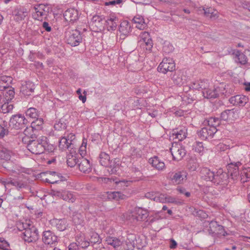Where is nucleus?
I'll return each instance as SVG.
<instances>
[{
	"instance_id": "4d7b16f0",
	"label": "nucleus",
	"mask_w": 250,
	"mask_h": 250,
	"mask_svg": "<svg viewBox=\"0 0 250 250\" xmlns=\"http://www.w3.org/2000/svg\"><path fill=\"white\" fill-rule=\"evenodd\" d=\"M219 234L224 236L228 235V233L225 230L224 227L221 225H219L217 228L216 232H214L213 235Z\"/></svg>"
},
{
	"instance_id": "6e6552de",
	"label": "nucleus",
	"mask_w": 250,
	"mask_h": 250,
	"mask_svg": "<svg viewBox=\"0 0 250 250\" xmlns=\"http://www.w3.org/2000/svg\"><path fill=\"white\" fill-rule=\"evenodd\" d=\"M148 216V212L146 210L142 208H135L131 215L129 216V220L134 223L138 221H145Z\"/></svg>"
},
{
	"instance_id": "4be33fe9",
	"label": "nucleus",
	"mask_w": 250,
	"mask_h": 250,
	"mask_svg": "<svg viewBox=\"0 0 250 250\" xmlns=\"http://www.w3.org/2000/svg\"><path fill=\"white\" fill-rule=\"evenodd\" d=\"M59 147L62 150H69L70 151L73 149L74 145L73 143H69L65 136L62 137L59 140Z\"/></svg>"
},
{
	"instance_id": "e433bc0d",
	"label": "nucleus",
	"mask_w": 250,
	"mask_h": 250,
	"mask_svg": "<svg viewBox=\"0 0 250 250\" xmlns=\"http://www.w3.org/2000/svg\"><path fill=\"white\" fill-rule=\"evenodd\" d=\"M72 152H71V154L68 155L67 159V164L70 167H74L77 164H78L80 162V159H78L75 155L72 154Z\"/></svg>"
},
{
	"instance_id": "dca6fc26",
	"label": "nucleus",
	"mask_w": 250,
	"mask_h": 250,
	"mask_svg": "<svg viewBox=\"0 0 250 250\" xmlns=\"http://www.w3.org/2000/svg\"><path fill=\"white\" fill-rule=\"evenodd\" d=\"M229 102L234 105L244 106L248 102V98L244 95H235L229 99Z\"/></svg>"
},
{
	"instance_id": "2f4dec72",
	"label": "nucleus",
	"mask_w": 250,
	"mask_h": 250,
	"mask_svg": "<svg viewBox=\"0 0 250 250\" xmlns=\"http://www.w3.org/2000/svg\"><path fill=\"white\" fill-rule=\"evenodd\" d=\"M99 162L100 164L105 167L109 166L110 162V157L107 153L102 152L99 156Z\"/></svg>"
},
{
	"instance_id": "f03ea898",
	"label": "nucleus",
	"mask_w": 250,
	"mask_h": 250,
	"mask_svg": "<svg viewBox=\"0 0 250 250\" xmlns=\"http://www.w3.org/2000/svg\"><path fill=\"white\" fill-rule=\"evenodd\" d=\"M17 228L20 231H24L23 232V238L25 242L31 243L38 239V230L34 225L30 223V220L20 222L18 224Z\"/></svg>"
},
{
	"instance_id": "13d9d810",
	"label": "nucleus",
	"mask_w": 250,
	"mask_h": 250,
	"mask_svg": "<svg viewBox=\"0 0 250 250\" xmlns=\"http://www.w3.org/2000/svg\"><path fill=\"white\" fill-rule=\"evenodd\" d=\"M54 127L56 130L65 129L66 128V125L64 123H62L61 121H59L55 124Z\"/></svg>"
},
{
	"instance_id": "aec40b11",
	"label": "nucleus",
	"mask_w": 250,
	"mask_h": 250,
	"mask_svg": "<svg viewBox=\"0 0 250 250\" xmlns=\"http://www.w3.org/2000/svg\"><path fill=\"white\" fill-rule=\"evenodd\" d=\"M78 163L80 170L83 173H88L91 172L92 168L89 161L87 159L81 158Z\"/></svg>"
},
{
	"instance_id": "58836bf2",
	"label": "nucleus",
	"mask_w": 250,
	"mask_h": 250,
	"mask_svg": "<svg viewBox=\"0 0 250 250\" xmlns=\"http://www.w3.org/2000/svg\"><path fill=\"white\" fill-rule=\"evenodd\" d=\"M56 227L60 231H63L66 228V221L64 219H56L55 221Z\"/></svg>"
},
{
	"instance_id": "a211bd4d",
	"label": "nucleus",
	"mask_w": 250,
	"mask_h": 250,
	"mask_svg": "<svg viewBox=\"0 0 250 250\" xmlns=\"http://www.w3.org/2000/svg\"><path fill=\"white\" fill-rule=\"evenodd\" d=\"M238 114L234 109H227L222 112L221 114V119L227 121H234L237 117Z\"/></svg>"
},
{
	"instance_id": "bb28decb",
	"label": "nucleus",
	"mask_w": 250,
	"mask_h": 250,
	"mask_svg": "<svg viewBox=\"0 0 250 250\" xmlns=\"http://www.w3.org/2000/svg\"><path fill=\"white\" fill-rule=\"evenodd\" d=\"M35 85L32 83L28 82L21 88V91L25 96H29L34 91Z\"/></svg>"
},
{
	"instance_id": "37998d69",
	"label": "nucleus",
	"mask_w": 250,
	"mask_h": 250,
	"mask_svg": "<svg viewBox=\"0 0 250 250\" xmlns=\"http://www.w3.org/2000/svg\"><path fill=\"white\" fill-rule=\"evenodd\" d=\"M193 149L196 152L202 155L204 151V147L203 143L196 142L193 146Z\"/></svg>"
},
{
	"instance_id": "b1692460",
	"label": "nucleus",
	"mask_w": 250,
	"mask_h": 250,
	"mask_svg": "<svg viewBox=\"0 0 250 250\" xmlns=\"http://www.w3.org/2000/svg\"><path fill=\"white\" fill-rule=\"evenodd\" d=\"M105 242L107 245L112 246L116 250L120 248L122 244V242L119 238L110 236L106 237Z\"/></svg>"
},
{
	"instance_id": "20e7f679",
	"label": "nucleus",
	"mask_w": 250,
	"mask_h": 250,
	"mask_svg": "<svg viewBox=\"0 0 250 250\" xmlns=\"http://www.w3.org/2000/svg\"><path fill=\"white\" fill-rule=\"evenodd\" d=\"M43 136H41L37 140H29L27 147L28 149L33 154H40L44 152L43 147Z\"/></svg>"
},
{
	"instance_id": "7ed1b4c3",
	"label": "nucleus",
	"mask_w": 250,
	"mask_h": 250,
	"mask_svg": "<svg viewBox=\"0 0 250 250\" xmlns=\"http://www.w3.org/2000/svg\"><path fill=\"white\" fill-rule=\"evenodd\" d=\"M48 13L49 8L42 4L35 6L31 10L32 18L39 21L46 19Z\"/></svg>"
},
{
	"instance_id": "5701e85b",
	"label": "nucleus",
	"mask_w": 250,
	"mask_h": 250,
	"mask_svg": "<svg viewBox=\"0 0 250 250\" xmlns=\"http://www.w3.org/2000/svg\"><path fill=\"white\" fill-rule=\"evenodd\" d=\"M149 163L152 167L158 170H163L165 168V163L161 161L157 156H154L149 159Z\"/></svg>"
},
{
	"instance_id": "1a4fd4ad",
	"label": "nucleus",
	"mask_w": 250,
	"mask_h": 250,
	"mask_svg": "<svg viewBox=\"0 0 250 250\" xmlns=\"http://www.w3.org/2000/svg\"><path fill=\"white\" fill-rule=\"evenodd\" d=\"M175 69V64L172 58H164L159 65L157 69L160 72L166 74L168 71L171 72Z\"/></svg>"
},
{
	"instance_id": "423d86ee",
	"label": "nucleus",
	"mask_w": 250,
	"mask_h": 250,
	"mask_svg": "<svg viewBox=\"0 0 250 250\" xmlns=\"http://www.w3.org/2000/svg\"><path fill=\"white\" fill-rule=\"evenodd\" d=\"M65 37L67 43L72 46H78L82 41V34L77 29L67 31Z\"/></svg>"
},
{
	"instance_id": "393cba45",
	"label": "nucleus",
	"mask_w": 250,
	"mask_h": 250,
	"mask_svg": "<svg viewBox=\"0 0 250 250\" xmlns=\"http://www.w3.org/2000/svg\"><path fill=\"white\" fill-rule=\"evenodd\" d=\"M36 119L33 121L31 124V126L28 128L26 127L24 131V133L25 135L28 133V130L31 128L32 130H41L42 128V125L43 124V121L42 118H36Z\"/></svg>"
},
{
	"instance_id": "0e129e2a",
	"label": "nucleus",
	"mask_w": 250,
	"mask_h": 250,
	"mask_svg": "<svg viewBox=\"0 0 250 250\" xmlns=\"http://www.w3.org/2000/svg\"><path fill=\"white\" fill-rule=\"evenodd\" d=\"M8 130L0 125V138H3L4 136L8 135Z\"/></svg>"
},
{
	"instance_id": "4c0bfd02",
	"label": "nucleus",
	"mask_w": 250,
	"mask_h": 250,
	"mask_svg": "<svg viewBox=\"0 0 250 250\" xmlns=\"http://www.w3.org/2000/svg\"><path fill=\"white\" fill-rule=\"evenodd\" d=\"M26 115L31 118L35 119L39 116V111L34 107L28 108L25 112Z\"/></svg>"
},
{
	"instance_id": "f704fd0d",
	"label": "nucleus",
	"mask_w": 250,
	"mask_h": 250,
	"mask_svg": "<svg viewBox=\"0 0 250 250\" xmlns=\"http://www.w3.org/2000/svg\"><path fill=\"white\" fill-rule=\"evenodd\" d=\"M220 121L218 118H209L208 119H206L204 122L205 125H207L210 127L216 128V126L220 125Z\"/></svg>"
},
{
	"instance_id": "49530a36",
	"label": "nucleus",
	"mask_w": 250,
	"mask_h": 250,
	"mask_svg": "<svg viewBox=\"0 0 250 250\" xmlns=\"http://www.w3.org/2000/svg\"><path fill=\"white\" fill-rule=\"evenodd\" d=\"M209 225V229H208L209 233L213 235L214 232H216L217 228L219 225L216 221L212 220L210 222Z\"/></svg>"
},
{
	"instance_id": "680f3d73",
	"label": "nucleus",
	"mask_w": 250,
	"mask_h": 250,
	"mask_svg": "<svg viewBox=\"0 0 250 250\" xmlns=\"http://www.w3.org/2000/svg\"><path fill=\"white\" fill-rule=\"evenodd\" d=\"M123 2V0H112L109 1L105 2L104 4L106 6L108 5H115L116 4H119Z\"/></svg>"
},
{
	"instance_id": "7c9ffc66",
	"label": "nucleus",
	"mask_w": 250,
	"mask_h": 250,
	"mask_svg": "<svg viewBox=\"0 0 250 250\" xmlns=\"http://www.w3.org/2000/svg\"><path fill=\"white\" fill-rule=\"evenodd\" d=\"M233 54L235 56L236 62L243 65L247 63V57L244 53L239 50H237L233 53Z\"/></svg>"
},
{
	"instance_id": "39448f33",
	"label": "nucleus",
	"mask_w": 250,
	"mask_h": 250,
	"mask_svg": "<svg viewBox=\"0 0 250 250\" xmlns=\"http://www.w3.org/2000/svg\"><path fill=\"white\" fill-rule=\"evenodd\" d=\"M27 123V120L24 115L18 114L13 115L11 117L9 123V126L11 129H21L26 126Z\"/></svg>"
},
{
	"instance_id": "8fccbe9b",
	"label": "nucleus",
	"mask_w": 250,
	"mask_h": 250,
	"mask_svg": "<svg viewBox=\"0 0 250 250\" xmlns=\"http://www.w3.org/2000/svg\"><path fill=\"white\" fill-rule=\"evenodd\" d=\"M174 50L173 45L169 42H165L163 47V51L166 53H169Z\"/></svg>"
},
{
	"instance_id": "de8ad7c7",
	"label": "nucleus",
	"mask_w": 250,
	"mask_h": 250,
	"mask_svg": "<svg viewBox=\"0 0 250 250\" xmlns=\"http://www.w3.org/2000/svg\"><path fill=\"white\" fill-rule=\"evenodd\" d=\"M86 145L87 141L86 139H83V140L82 144L79 149V152L81 156L82 157V158H83V156H85L86 153Z\"/></svg>"
},
{
	"instance_id": "864d4df0",
	"label": "nucleus",
	"mask_w": 250,
	"mask_h": 250,
	"mask_svg": "<svg viewBox=\"0 0 250 250\" xmlns=\"http://www.w3.org/2000/svg\"><path fill=\"white\" fill-rule=\"evenodd\" d=\"M140 40L139 42H145L151 40L148 32L143 31L139 35Z\"/></svg>"
},
{
	"instance_id": "473e14b6",
	"label": "nucleus",
	"mask_w": 250,
	"mask_h": 250,
	"mask_svg": "<svg viewBox=\"0 0 250 250\" xmlns=\"http://www.w3.org/2000/svg\"><path fill=\"white\" fill-rule=\"evenodd\" d=\"M119 162V160L117 159L110 161L109 166L107 167H109V168L108 169L109 173L110 174H115L116 173L119 168V164L118 163Z\"/></svg>"
},
{
	"instance_id": "9d476101",
	"label": "nucleus",
	"mask_w": 250,
	"mask_h": 250,
	"mask_svg": "<svg viewBox=\"0 0 250 250\" xmlns=\"http://www.w3.org/2000/svg\"><path fill=\"white\" fill-rule=\"evenodd\" d=\"M170 152L173 160L178 161L182 160L187 153L185 147L177 144L172 145L170 148Z\"/></svg>"
},
{
	"instance_id": "c9c22d12",
	"label": "nucleus",
	"mask_w": 250,
	"mask_h": 250,
	"mask_svg": "<svg viewBox=\"0 0 250 250\" xmlns=\"http://www.w3.org/2000/svg\"><path fill=\"white\" fill-rule=\"evenodd\" d=\"M105 21V17L103 15H94L93 16L91 21L93 23L95 24V25L97 27H103V21Z\"/></svg>"
},
{
	"instance_id": "69168bd1",
	"label": "nucleus",
	"mask_w": 250,
	"mask_h": 250,
	"mask_svg": "<svg viewBox=\"0 0 250 250\" xmlns=\"http://www.w3.org/2000/svg\"><path fill=\"white\" fill-rule=\"evenodd\" d=\"M80 214H76L73 215V220L74 223L76 224H81L83 222V220L82 219L80 218Z\"/></svg>"
},
{
	"instance_id": "5fc2aeb1",
	"label": "nucleus",
	"mask_w": 250,
	"mask_h": 250,
	"mask_svg": "<svg viewBox=\"0 0 250 250\" xmlns=\"http://www.w3.org/2000/svg\"><path fill=\"white\" fill-rule=\"evenodd\" d=\"M133 20L135 23H139L140 24V26H139L138 28L140 29L144 28L146 25L144 19L142 17L140 16H136L133 18Z\"/></svg>"
},
{
	"instance_id": "79ce46f5",
	"label": "nucleus",
	"mask_w": 250,
	"mask_h": 250,
	"mask_svg": "<svg viewBox=\"0 0 250 250\" xmlns=\"http://www.w3.org/2000/svg\"><path fill=\"white\" fill-rule=\"evenodd\" d=\"M5 91L6 92L4 94L5 98L7 101H10L14 97V89L11 86V87H9V88L7 89Z\"/></svg>"
},
{
	"instance_id": "052dcab7",
	"label": "nucleus",
	"mask_w": 250,
	"mask_h": 250,
	"mask_svg": "<svg viewBox=\"0 0 250 250\" xmlns=\"http://www.w3.org/2000/svg\"><path fill=\"white\" fill-rule=\"evenodd\" d=\"M12 81V78L10 76H2L0 78V82L11 84Z\"/></svg>"
},
{
	"instance_id": "09e8293b",
	"label": "nucleus",
	"mask_w": 250,
	"mask_h": 250,
	"mask_svg": "<svg viewBox=\"0 0 250 250\" xmlns=\"http://www.w3.org/2000/svg\"><path fill=\"white\" fill-rule=\"evenodd\" d=\"M43 141L45 142V143H43V147L44 148V151H46L48 152H52L54 149V146L52 145L49 144L48 143L47 138L46 137H43Z\"/></svg>"
},
{
	"instance_id": "412c9836",
	"label": "nucleus",
	"mask_w": 250,
	"mask_h": 250,
	"mask_svg": "<svg viewBox=\"0 0 250 250\" xmlns=\"http://www.w3.org/2000/svg\"><path fill=\"white\" fill-rule=\"evenodd\" d=\"M131 26L129 22L125 21L120 23L119 30L121 33L120 39H124L130 31Z\"/></svg>"
},
{
	"instance_id": "c756f323",
	"label": "nucleus",
	"mask_w": 250,
	"mask_h": 250,
	"mask_svg": "<svg viewBox=\"0 0 250 250\" xmlns=\"http://www.w3.org/2000/svg\"><path fill=\"white\" fill-rule=\"evenodd\" d=\"M187 134V129L185 127L174 130L173 132V135L175 136V138L178 139L180 141L186 138Z\"/></svg>"
},
{
	"instance_id": "72a5a7b5",
	"label": "nucleus",
	"mask_w": 250,
	"mask_h": 250,
	"mask_svg": "<svg viewBox=\"0 0 250 250\" xmlns=\"http://www.w3.org/2000/svg\"><path fill=\"white\" fill-rule=\"evenodd\" d=\"M12 152L3 147H0V159L8 161L10 160Z\"/></svg>"
},
{
	"instance_id": "e2e57ef3",
	"label": "nucleus",
	"mask_w": 250,
	"mask_h": 250,
	"mask_svg": "<svg viewBox=\"0 0 250 250\" xmlns=\"http://www.w3.org/2000/svg\"><path fill=\"white\" fill-rule=\"evenodd\" d=\"M200 83H201V80L199 81H196L195 82H193L191 83L192 89L193 90H200Z\"/></svg>"
},
{
	"instance_id": "f257e3e1",
	"label": "nucleus",
	"mask_w": 250,
	"mask_h": 250,
	"mask_svg": "<svg viewBox=\"0 0 250 250\" xmlns=\"http://www.w3.org/2000/svg\"><path fill=\"white\" fill-rule=\"evenodd\" d=\"M201 178L207 181H210L214 185H223L227 182L228 174L222 168L211 171L207 167H203L200 171Z\"/></svg>"
},
{
	"instance_id": "f3484780",
	"label": "nucleus",
	"mask_w": 250,
	"mask_h": 250,
	"mask_svg": "<svg viewBox=\"0 0 250 250\" xmlns=\"http://www.w3.org/2000/svg\"><path fill=\"white\" fill-rule=\"evenodd\" d=\"M187 77L183 72L178 71L175 72L172 77V80L174 84L181 86L185 84L187 81Z\"/></svg>"
},
{
	"instance_id": "774afa93",
	"label": "nucleus",
	"mask_w": 250,
	"mask_h": 250,
	"mask_svg": "<svg viewBox=\"0 0 250 250\" xmlns=\"http://www.w3.org/2000/svg\"><path fill=\"white\" fill-rule=\"evenodd\" d=\"M81 206L84 210L86 211L89 209L90 203L88 201L84 200L83 202H81Z\"/></svg>"
},
{
	"instance_id": "c85d7f7f",
	"label": "nucleus",
	"mask_w": 250,
	"mask_h": 250,
	"mask_svg": "<svg viewBox=\"0 0 250 250\" xmlns=\"http://www.w3.org/2000/svg\"><path fill=\"white\" fill-rule=\"evenodd\" d=\"M76 241V243H73V244H76L78 248L80 247L83 249H85L90 246V242H89L88 239L83 235L78 236L77 237Z\"/></svg>"
},
{
	"instance_id": "4468645a",
	"label": "nucleus",
	"mask_w": 250,
	"mask_h": 250,
	"mask_svg": "<svg viewBox=\"0 0 250 250\" xmlns=\"http://www.w3.org/2000/svg\"><path fill=\"white\" fill-rule=\"evenodd\" d=\"M242 164L240 162L236 163H231L228 164L227 166L228 174L230 175L231 178L233 180H236L240 173L239 171V167Z\"/></svg>"
},
{
	"instance_id": "ea45409f",
	"label": "nucleus",
	"mask_w": 250,
	"mask_h": 250,
	"mask_svg": "<svg viewBox=\"0 0 250 250\" xmlns=\"http://www.w3.org/2000/svg\"><path fill=\"white\" fill-rule=\"evenodd\" d=\"M125 195L120 191L110 192L109 200H115L118 201L120 199H124Z\"/></svg>"
},
{
	"instance_id": "338daca9",
	"label": "nucleus",
	"mask_w": 250,
	"mask_h": 250,
	"mask_svg": "<svg viewBox=\"0 0 250 250\" xmlns=\"http://www.w3.org/2000/svg\"><path fill=\"white\" fill-rule=\"evenodd\" d=\"M136 240V236L135 235L133 234H128L127 237V241H128L127 243H130V244H134V241Z\"/></svg>"
},
{
	"instance_id": "a19ab883",
	"label": "nucleus",
	"mask_w": 250,
	"mask_h": 250,
	"mask_svg": "<svg viewBox=\"0 0 250 250\" xmlns=\"http://www.w3.org/2000/svg\"><path fill=\"white\" fill-rule=\"evenodd\" d=\"M140 46L145 49L146 51H150L153 46V42L152 40H149L148 41L145 42H138Z\"/></svg>"
},
{
	"instance_id": "0eeeda50",
	"label": "nucleus",
	"mask_w": 250,
	"mask_h": 250,
	"mask_svg": "<svg viewBox=\"0 0 250 250\" xmlns=\"http://www.w3.org/2000/svg\"><path fill=\"white\" fill-rule=\"evenodd\" d=\"M167 178L172 184L179 185L183 183L184 181L186 180L187 173L184 170H176L169 172Z\"/></svg>"
},
{
	"instance_id": "3c124183",
	"label": "nucleus",
	"mask_w": 250,
	"mask_h": 250,
	"mask_svg": "<svg viewBox=\"0 0 250 250\" xmlns=\"http://www.w3.org/2000/svg\"><path fill=\"white\" fill-rule=\"evenodd\" d=\"M240 176L242 179H243V178L245 177L246 180L244 181V182H247V179L250 178V167L243 168L241 171Z\"/></svg>"
},
{
	"instance_id": "cd10ccee",
	"label": "nucleus",
	"mask_w": 250,
	"mask_h": 250,
	"mask_svg": "<svg viewBox=\"0 0 250 250\" xmlns=\"http://www.w3.org/2000/svg\"><path fill=\"white\" fill-rule=\"evenodd\" d=\"M57 196H60L63 200L68 201L71 203H73L75 201V198L73 197L72 194L68 191L59 192L57 191L55 194Z\"/></svg>"
},
{
	"instance_id": "bf43d9fd",
	"label": "nucleus",
	"mask_w": 250,
	"mask_h": 250,
	"mask_svg": "<svg viewBox=\"0 0 250 250\" xmlns=\"http://www.w3.org/2000/svg\"><path fill=\"white\" fill-rule=\"evenodd\" d=\"M166 203H175L176 204L181 203V202L178 201L175 198L167 194H166Z\"/></svg>"
},
{
	"instance_id": "f8f14e48",
	"label": "nucleus",
	"mask_w": 250,
	"mask_h": 250,
	"mask_svg": "<svg viewBox=\"0 0 250 250\" xmlns=\"http://www.w3.org/2000/svg\"><path fill=\"white\" fill-rule=\"evenodd\" d=\"M58 237L50 230L45 231L43 232L42 240L46 245L54 247L58 243Z\"/></svg>"
},
{
	"instance_id": "a18cd8bd",
	"label": "nucleus",
	"mask_w": 250,
	"mask_h": 250,
	"mask_svg": "<svg viewBox=\"0 0 250 250\" xmlns=\"http://www.w3.org/2000/svg\"><path fill=\"white\" fill-rule=\"evenodd\" d=\"M149 193L146 194V197L148 198H150V199H153L154 201H159L161 203H166V194H161L159 195L158 196H155L154 197H152L149 196Z\"/></svg>"
},
{
	"instance_id": "ddd939ff",
	"label": "nucleus",
	"mask_w": 250,
	"mask_h": 250,
	"mask_svg": "<svg viewBox=\"0 0 250 250\" xmlns=\"http://www.w3.org/2000/svg\"><path fill=\"white\" fill-rule=\"evenodd\" d=\"M63 17L66 21L74 23L78 19L79 12L77 9L70 8L64 11Z\"/></svg>"
},
{
	"instance_id": "9b49d317",
	"label": "nucleus",
	"mask_w": 250,
	"mask_h": 250,
	"mask_svg": "<svg viewBox=\"0 0 250 250\" xmlns=\"http://www.w3.org/2000/svg\"><path fill=\"white\" fill-rule=\"evenodd\" d=\"M217 131L216 128L207 125L198 131L197 134L200 139L204 140H209L212 138Z\"/></svg>"
},
{
	"instance_id": "a878e982",
	"label": "nucleus",
	"mask_w": 250,
	"mask_h": 250,
	"mask_svg": "<svg viewBox=\"0 0 250 250\" xmlns=\"http://www.w3.org/2000/svg\"><path fill=\"white\" fill-rule=\"evenodd\" d=\"M90 238L88 241L93 248L102 243V239L100 238L99 234L95 232H91L90 234Z\"/></svg>"
},
{
	"instance_id": "6e6d98bb",
	"label": "nucleus",
	"mask_w": 250,
	"mask_h": 250,
	"mask_svg": "<svg viewBox=\"0 0 250 250\" xmlns=\"http://www.w3.org/2000/svg\"><path fill=\"white\" fill-rule=\"evenodd\" d=\"M200 86V90L202 91V94H203V92L207 90L210 86L208 81L207 80H201Z\"/></svg>"
},
{
	"instance_id": "603ef678",
	"label": "nucleus",
	"mask_w": 250,
	"mask_h": 250,
	"mask_svg": "<svg viewBox=\"0 0 250 250\" xmlns=\"http://www.w3.org/2000/svg\"><path fill=\"white\" fill-rule=\"evenodd\" d=\"M2 183L5 185L10 184L12 186H14L19 188H21L22 187V184L19 182V181L11 179L7 180L6 181H3Z\"/></svg>"
},
{
	"instance_id": "c03bdc74",
	"label": "nucleus",
	"mask_w": 250,
	"mask_h": 250,
	"mask_svg": "<svg viewBox=\"0 0 250 250\" xmlns=\"http://www.w3.org/2000/svg\"><path fill=\"white\" fill-rule=\"evenodd\" d=\"M13 109V105L8 103H5L1 106V111L4 113H8L12 112Z\"/></svg>"
},
{
	"instance_id": "6ab92c4d",
	"label": "nucleus",
	"mask_w": 250,
	"mask_h": 250,
	"mask_svg": "<svg viewBox=\"0 0 250 250\" xmlns=\"http://www.w3.org/2000/svg\"><path fill=\"white\" fill-rule=\"evenodd\" d=\"M221 88V87L214 88L209 86L207 90L203 92V96L207 99L217 98L219 95V92L220 91Z\"/></svg>"
},
{
	"instance_id": "2eb2a0df",
	"label": "nucleus",
	"mask_w": 250,
	"mask_h": 250,
	"mask_svg": "<svg viewBox=\"0 0 250 250\" xmlns=\"http://www.w3.org/2000/svg\"><path fill=\"white\" fill-rule=\"evenodd\" d=\"M104 21L109 31L115 30L119 22V19L114 14L110 15Z\"/></svg>"
}]
</instances>
